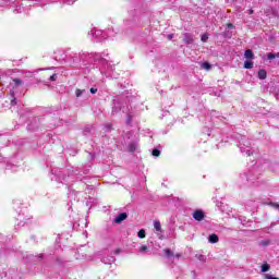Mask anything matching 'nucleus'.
I'll use <instances>...</instances> for the list:
<instances>
[{"label": "nucleus", "mask_w": 279, "mask_h": 279, "mask_svg": "<svg viewBox=\"0 0 279 279\" xmlns=\"http://www.w3.org/2000/svg\"><path fill=\"white\" fill-rule=\"evenodd\" d=\"M95 62H98L100 64V73L102 75H106L107 77H117L112 72L114 71V65L112 63L108 62V59H105L101 53H95L94 54Z\"/></svg>", "instance_id": "nucleus-1"}, {"label": "nucleus", "mask_w": 279, "mask_h": 279, "mask_svg": "<svg viewBox=\"0 0 279 279\" xmlns=\"http://www.w3.org/2000/svg\"><path fill=\"white\" fill-rule=\"evenodd\" d=\"M238 184L240 186H258V175L254 174V171L241 173L238 178Z\"/></svg>", "instance_id": "nucleus-2"}, {"label": "nucleus", "mask_w": 279, "mask_h": 279, "mask_svg": "<svg viewBox=\"0 0 279 279\" xmlns=\"http://www.w3.org/2000/svg\"><path fill=\"white\" fill-rule=\"evenodd\" d=\"M239 147L242 154H245L246 156H252V143H250L247 138H242Z\"/></svg>", "instance_id": "nucleus-3"}, {"label": "nucleus", "mask_w": 279, "mask_h": 279, "mask_svg": "<svg viewBox=\"0 0 279 279\" xmlns=\"http://www.w3.org/2000/svg\"><path fill=\"white\" fill-rule=\"evenodd\" d=\"M89 36H92L93 38H96V40L101 43V40H106V38H108V33L101 29L94 28L89 32Z\"/></svg>", "instance_id": "nucleus-4"}, {"label": "nucleus", "mask_w": 279, "mask_h": 279, "mask_svg": "<svg viewBox=\"0 0 279 279\" xmlns=\"http://www.w3.org/2000/svg\"><path fill=\"white\" fill-rule=\"evenodd\" d=\"M80 60H82V54L81 53L71 52L68 56V62H70V64H77V62H80Z\"/></svg>", "instance_id": "nucleus-5"}, {"label": "nucleus", "mask_w": 279, "mask_h": 279, "mask_svg": "<svg viewBox=\"0 0 279 279\" xmlns=\"http://www.w3.org/2000/svg\"><path fill=\"white\" fill-rule=\"evenodd\" d=\"M192 217L195 221H204V217H206V215L202 209H197L193 213Z\"/></svg>", "instance_id": "nucleus-6"}, {"label": "nucleus", "mask_w": 279, "mask_h": 279, "mask_svg": "<svg viewBox=\"0 0 279 279\" xmlns=\"http://www.w3.org/2000/svg\"><path fill=\"white\" fill-rule=\"evenodd\" d=\"M125 219H128V214L121 213V214H119V215L113 219V222H114V223H123V221H125Z\"/></svg>", "instance_id": "nucleus-7"}, {"label": "nucleus", "mask_w": 279, "mask_h": 279, "mask_svg": "<svg viewBox=\"0 0 279 279\" xmlns=\"http://www.w3.org/2000/svg\"><path fill=\"white\" fill-rule=\"evenodd\" d=\"M183 41H184L186 45H193V41H194L193 36H192L191 34H189V33H185V34L183 35Z\"/></svg>", "instance_id": "nucleus-8"}, {"label": "nucleus", "mask_w": 279, "mask_h": 279, "mask_svg": "<svg viewBox=\"0 0 279 279\" xmlns=\"http://www.w3.org/2000/svg\"><path fill=\"white\" fill-rule=\"evenodd\" d=\"M208 242L209 243H219V235L215 234V233L210 234L208 236Z\"/></svg>", "instance_id": "nucleus-9"}, {"label": "nucleus", "mask_w": 279, "mask_h": 279, "mask_svg": "<svg viewBox=\"0 0 279 279\" xmlns=\"http://www.w3.org/2000/svg\"><path fill=\"white\" fill-rule=\"evenodd\" d=\"M116 258L114 256H109V257H104L102 258V263L105 265H112V263H114Z\"/></svg>", "instance_id": "nucleus-10"}, {"label": "nucleus", "mask_w": 279, "mask_h": 279, "mask_svg": "<svg viewBox=\"0 0 279 279\" xmlns=\"http://www.w3.org/2000/svg\"><path fill=\"white\" fill-rule=\"evenodd\" d=\"M244 58H246V60H254V52H252L250 49L245 50Z\"/></svg>", "instance_id": "nucleus-11"}, {"label": "nucleus", "mask_w": 279, "mask_h": 279, "mask_svg": "<svg viewBox=\"0 0 279 279\" xmlns=\"http://www.w3.org/2000/svg\"><path fill=\"white\" fill-rule=\"evenodd\" d=\"M257 75L259 80H267V71L265 70H259Z\"/></svg>", "instance_id": "nucleus-12"}, {"label": "nucleus", "mask_w": 279, "mask_h": 279, "mask_svg": "<svg viewBox=\"0 0 279 279\" xmlns=\"http://www.w3.org/2000/svg\"><path fill=\"white\" fill-rule=\"evenodd\" d=\"M119 110H121V102H119V100H114L112 113L114 114L116 112H119Z\"/></svg>", "instance_id": "nucleus-13"}, {"label": "nucleus", "mask_w": 279, "mask_h": 279, "mask_svg": "<svg viewBox=\"0 0 279 279\" xmlns=\"http://www.w3.org/2000/svg\"><path fill=\"white\" fill-rule=\"evenodd\" d=\"M11 86H23V81L21 78H13V83H11Z\"/></svg>", "instance_id": "nucleus-14"}, {"label": "nucleus", "mask_w": 279, "mask_h": 279, "mask_svg": "<svg viewBox=\"0 0 279 279\" xmlns=\"http://www.w3.org/2000/svg\"><path fill=\"white\" fill-rule=\"evenodd\" d=\"M136 149H138V144L136 143L129 144V151L134 153L136 151Z\"/></svg>", "instance_id": "nucleus-15"}, {"label": "nucleus", "mask_w": 279, "mask_h": 279, "mask_svg": "<svg viewBox=\"0 0 279 279\" xmlns=\"http://www.w3.org/2000/svg\"><path fill=\"white\" fill-rule=\"evenodd\" d=\"M201 68L204 69L205 71H210V69H213V65L208 62H203L201 64Z\"/></svg>", "instance_id": "nucleus-16"}, {"label": "nucleus", "mask_w": 279, "mask_h": 279, "mask_svg": "<svg viewBox=\"0 0 279 279\" xmlns=\"http://www.w3.org/2000/svg\"><path fill=\"white\" fill-rule=\"evenodd\" d=\"M163 254H165L166 258H172V256H173V252H171V248H165Z\"/></svg>", "instance_id": "nucleus-17"}, {"label": "nucleus", "mask_w": 279, "mask_h": 279, "mask_svg": "<svg viewBox=\"0 0 279 279\" xmlns=\"http://www.w3.org/2000/svg\"><path fill=\"white\" fill-rule=\"evenodd\" d=\"M154 228H155V230H156L157 232H160V231L162 230V227H161V225H160V221L156 220V221L154 222Z\"/></svg>", "instance_id": "nucleus-18"}, {"label": "nucleus", "mask_w": 279, "mask_h": 279, "mask_svg": "<svg viewBox=\"0 0 279 279\" xmlns=\"http://www.w3.org/2000/svg\"><path fill=\"white\" fill-rule=\"evenodd\" d=\"M11 106H16V97H14V90H10Z\"/></svg>", "instance_id": "nucleus-19"}, {"label": "nucleus", "mask_w": 279, "mask_h": 279, "mask_svg": "<svg viewBox=\"0 0 279 279\" xmlns=\"http://www.w3.org/2000/svg\"><path fill=\"white\" fill-rule=\"evenodd\" d=\"M271 269V266L269 264L262 265V274H266V271H269Z\"/></svg>", "instance_id": "nucleus-20"}, {"label": "nucleus", "mask_w": 279, "mask_h": 279, "mask_svg": "<svg viewBox=\"0 0 279 279\" xmlns=\"http://www.w3.org/2000/svg\"><path fill=\"white\" fill-rule=\"evenodd\" d=\"M244 69H254V63L252 61L244 62Z\"/></svg>", "instance_id": "nucleus-21"}, {"label": "nucleus", "mask_w": 279, "mask_h": 279, "mask_svg": "<svg viewBox=\"0 0 279 279\" xmlns=\"http://www.w3.org/2000/svg\"><path fill=\"white\" fill-rule=\"evenodd\" d=\"M148 247H147V245H142L141 247H140V250H138V253L140 254H146V252H148Z\"/></svg>", "instance_id": "nucleus-22"}, {"label": "nucleus", "mask_w": 279, "mask_h": 279, "mask_svg": "<svg viewBox=\"0 0 279 279\" xmlns=\"http://www.w3.org/2000/svg\"><path fill=\"white\" fill-rule=\"evenodd\" d=\"M137 236H138V239H145V236H146L145 229H141L137 232Z\"/></svg>", "instance_id": "nucleus-23"}, {"label": "nucleus", "mask_w": 279, "mask_h": 279, "mask_svg": "<svg viewBox=\"0 0 279 279\" xmlns=\"http://www.w3.org/2000/svg\"><path fill=\"white\" fill-rule=\"evenodd\" d=\"M271 244V241H269V240H262L260 241V245L263 246V247H267L268 245H270Z\"/></svg>", "instance_id": "nucleus-24"}, {"label": "nucleus", "mask_w": 279, "mask_h": 279, "mask_svg": "<svg viewBox=\"0 0 279 279\" xmlns=\"http://www.w3.org/2000/svg\"><path fill=\"white\" fill-rule=\"evenodd\" d=\"M86 93V89H76V97H82Z\"/></svg>", "instance_id": "nucleus-25"}, {"label": "nucleus", "mask_w": 279, "mask_h": 279, "mask_svg": "<svg viewBox=\"0 0 279 279\" xmlns=\"http://www.w3.org/2000/svg\"><path fill=\"white\" fill-rule=\"evenodd\" d=\"M267 58H268V60H276V53L269 52V53L267 54Z\"/></svg>", "instance_id": "nucleus-26"}, {"label": "nucleus", "mask_w": 279, "mask_h": 279, "mask_svg": "<svg viewBox=\"0 0 279 279\" xmlns=\"http://www.w3.org/2000/svg\"><path fill=\"white\" fill-rule=\"evenodd\" d=\"M153 156H155L156 158L160 156V151L158 150V148L153 149Z\"/></svg>", "instance_id": "nucleus-27"}, {"label": "nucleus", "mask_w": 279, "mask_h": 279, "mask_svg": "<svg viewBox=\"0 0 279 279\" xmlns=\"http://www.w3.org/2000/svg\"><path fill=\"white\" fill-rule=\"evenodd\" d=\"M264 278L265 279H279V278L274 277L272 275H269V274L264 275Z\"/></svg>", "instance_id": "nucleus-28"}, {"label": "nucleus", "mask_w": 279, "mask_h": 279, "mask_svg": "<svg viewBox=\"0 0 279 279\" xmlns=\"http://www.w3.org/2000/svg\"><path fill=\"white\" fill-rule=\"evenodd\" d=\"M75 1L77 0H64V3H66L68 5H73Z\"/></svg>", "instance_id": "nucleus-29"}, {"label": "nucleus", "mask_w": 279, "mask_h": 279, "mask_svg": "<svg viewBox=\"0 0 279 279\" xmlns=\"http://www.w3.org/2000/svg\"><path fill=\"white\" fill-rule=\"evenodd\" d=\"M201 40L203 41V43H206V40H208V35H203L202 36V38H201Z\"/></svg>", "instance_id": "nucleus-30"}, {"label": "nucleus", "mask_w": 279, "mask_h": 279, "mask_svg": "<svg viewBox=\"0 0 279 279\" xmlns=\"http://www.w3.org/2000/svg\"><path fill=\"white\" fill-rule=\"evenodd\" d=\"M89 93H92V95H95L97 93V87H92L89 89Z\"/></svg>", "instance_id": "nucleus-31"}, {"label": "nucleus", "mask_w": 279, "mask_h": 279, "mask_svg": "<svg viewBox=\"0 0 279 279\" xmlns=\"http://www.w3.org/2000/svg\"><path fill=\"white\" fill-rule=\"evenodd\" d=\"M56 77H57V75H56V74H52V75L50 76V82H56Z\"/></svg>", "instance_id": "nucleus-32"}, {"label": "nucleus", "mask_w": 279, "mask_h": 279, "mask_svg": "<svg viewBox=\"0 0 279 279\" xmlns=\"http://www.w3.org/2000/svg\"><path fill=\"white\" fill-rule=\"evenodd\" d=\"M227 27H228V29H233V28H234V25L231 24V23H229V24H227Z\"/></svg>", "instance_id": "nucleus-33"}, {"label": "nucleus", "mask_w": 279, "mask_h": 279, "mask_svg": "<svg viewBox=\"0 0 279 279\" xmlns=\"http://www.w3.org/2000/svg\"><path fill=\"white\" fill-rule=\"evenodd\" d=\"M173 39V34L168 35V40H172Z\"/></svg>", "instance_id": "nucleus-34"}, {"label": "nucleus", "mask_w": 279, "mask_h": 279, "mask_svg": "<svg viewBox=\"0 0 279 279\" xmlns=\"http://www.w3.org/2000/svg\"><path fill=\"white\" fill-rule=\"evenodd\" d=\"M248 14H254V10L251 9V10L248 11Z\"/></svg>", "instance_id": "nucleus-35"}, {"label": "nucleus", "mask_w": 279, "mask_h": 279, "mask_svg": "<svg viewBox=\"0 0 279 279\" xmlns=\"http://www.w3.org/2000/svg\"><path fill=\"white\" fill-rule=\"evenodd\" d=\"M276 58H279V52L275 53Z\"/></svg>", "instance_id": "nucleus-36"}, {"label": "nucleus", "mask_w": 279, "mask_h": 279, "mask_svg": "<svg viewBox=\"0 0 279 279\" xmlns=\"http://www.w3.org/2000/svg\"><path fill=\"white\" fill-rule=\"evenodd\" d=\"M177 258H180V255H177Z\"/></svg>", "instance_id": "nucleus-37"}]
</instances>
